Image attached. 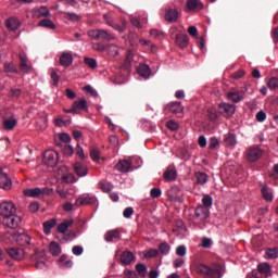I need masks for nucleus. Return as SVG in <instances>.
<instances>
[{
    "label": "nucleus",
    "instance_id": "obj_31",
    "mask_svg": "<svg viewBox=\"0 0 278 278\" xmlns=\"http://www.w3.org/2000/svg\"><path fill=\"white\" fill-rule=\"evenodd\" d=\"M257 268H258V273H261L262 275H266V277L270 275V264L260 263Z\"/></svg>",
    "mask_w": 278,
    "mask_h": 278
},
{
    "label": "nucleus",
    "instance_id": "obj_24",
    "mask_svg": "<svg viewBox=\"0 0 278 278\" xmlns=\"http://www.w3.org/2000/svg\"><path fill=\"white\" fill-rule=\"evenodd\" d=\"M61 66H71L73 64V54L68 52H63L60 58Z\"/></svg>",
    "mask_w": 278,
    "mask_h": 278
},
{
    "label": "nucleus",
    "instance_id": "obj_64",
    "mask_svg": "<svg viewBox=\"0 0 278 278\" xmlns=\"http://www.w3.org/2000/svg\"><path fill=\"white\" fill-rule=\"evenodd\" d=\"M271 38H273L275 45H277V42H278V27H275L271 30Z\"/></svg>",
    "mask_w": 278,
    "mask_h": 278
},
{
    "label": "nucleus",
    "instance_id": "obj_46",
    "mask_svg": "<svg viewBox=\"0 0 278 278\" xmlns=\"http://www.w3.org/2000/svg\"><path fill=\"white\" fill-rule=\"evenodd\" d=\"M113 29H115L116 31H119V34H123V31H125L126 27H127V22L124 21L122 22V24H114L113 23Z\"/></svg>",
    "mask_w": 278,
    "mask_h": 278
},
{
    "label": "nucleus",
    "instance_id": "obj_27",
    "mask_svg": "<svg viewBox=\"0 0 278 278\" xmlns=\"http://www.w3.org/2000/svg\"><path fill=\"white\" fill-rule=\"evenodd\" d=\"M68 227H73V219L64 220L58 226V231L61 233V236H64L66 231H68Z\"/></svg>",
    "mask_w": 278,
    "mask_h": 278
},
{
    "label": "nucleus",
    "instance_id": "obj_12",
    "mask_svg": "<svg viewBox=\"0 0 278 278\" xmlns=\"http://www.w3.org/2000/svg\"><path fill=\"white\" fill-rule=\"evenodd\" d=\"M194 218H197V220H207V218H210V208L199 205L195 207Z\"/></svg>",
    "mask_w": 278,
    "mask_h": 278
},
{
    "label": "nucleus",
    "instance_id": "obj_34",
    "mask_svg": "<svg viewBox=\"0 0 278 278\" xmlns=\"http://www.w3.org/2000/svg\"><path fill=\"white\" fill-rule=\"evenodd\" d=\"M39 27H47V29H55V24L49 18L41 20L38 23Z\"/></svg>",
    "mask_w": 278,
    "mask_h": 278
},
{
    "label": "nucleus",
    "instance_id": "obj_63",
    "mask_svg": "<svg viewBox=\"0 0 278 278\" xmlns=\"http://www.w3.org/2000/svg\"><path fill=\"white\" fill-rule=\"evenodd\" d=\"M215 147H218V139L216 137H212L208 141V148L214 149Z\"/></svg>",
    "mask_w": 278,
    "mask_h": 278
},
{
    "label": "nucleus",
    "instance_id": "obj_45",
    "mask_svg": "<svg viewBox=\"0 0 278 278\" xmlns=\"http://www.w3.org/2000/svg\"><path fill=\"white\" fill-rule=\"evenodd\" d=\"M92 49L94 51H100L102 53L103 51L108 50V45H105L103 42H93L92 43Z\"/></svg>",
    "mask_w": 278,
    "mask_h": 278
},
{
    "label": "nucleus",
    "instance_id": "obj_7",
    "mask_svg": "<svg viewBox=\"0 0 278 278\" xmlns=\"http://www.w3.org/2000/svg\"><path fill=\"white\" fill-rule=\"evenodd\" d=\"M59 160L60 156L56 151L48 150L43 153V164L50 166V168H54V166H58Z\"/></svg>",
    "mask_w": 278,
    "mask_h": 278
},
{
    "label": "nucleus",
    "instance_id": "obj_1",
    "mask_svg": "<svg viewBox=\"0 0 278 278\" xmlns=\"http://www.w3.org/2000/svg\"><path fill=\"white\" fill-rule=\"evenodd\" d=\"M0 223L9 229H16L21 225V216L16 215V205L12 202L0 204Z\"/></svg>",
    "mask_w": 278,
    "mask_h": 278
},
{
    "label": "nucleus",
    "instance_id": "obj_18",
    "mask_svg": "<svg viewBox=\"0 0 278 278\" xmlns=\"http://www.w3.org/2000/svg\"><path fill=\"white\" fill-rule=\"evenodd\" d=\"M188 42H190V40L188 39V35H186V34L176 35L175 43L180 49H186V47H188Z\"/></svg>",
    "mask_w": 278,
    "mask_h": 278
},
{
    "label": "nucleus",
    "instance_id": "obj_36",
    "mask_svg": "<svg viewBox=\"0 0 278 278\" xmlns=\"http://www.w3.org/2000/svg\"><path fill=\"white\" fill-rule=\"evenodd\" d=\"M61 238L63 242H71V240H75V238H77V233L71 230L68 232H64L63 235H61Z\"/></svg>",
    "mask_w": 278,
    "mask_h": 278
},
{
    "label": "nucleus",
    "instance_id": "obj_6",
    "mask_svg": "<svg viewBox=\"0 0 278 278\" xmlns=\"http://www.w3.org/2000/svg\"><path fill=\"white\" fill-rule=\"evenodd\" d=\"M83 110L86 112L88 110V102L86 99L81 98L77 101H74L71 109H64L65 114H79V111Z\"/></svg>",
    "mask_w": 278,
    "mask_h": 278
},
{
    "label": "nucleus",
    "instance_id": "obj_13",
    "mask_svg": "<svg viewBox=\"0 0 278 278\" xmlns=\"http://www.w3.org/2000/svg\"><path fill=\"white\" fill-rule=\"evenodd\" d=\"M5 251L8 255L12 257V260L21 261L25 257V250L21 248H8Z\"/></svg>",
    "mask_w": 278,
    "mask_h": 278
},
{
    "label": "nucleus",
    "instance_id": "obj_60",
    "mask_svg": "<svg viewBox=\"0 0 278 278\" xmlns=\"http://www.w3.org/2000/svg\"><path fill=\"white\" fill-rule=\"evenodd\" d=\"M60 140L61 141H56V142H61V144H62V142H71V135H68V134H66V132H62L61 135H60Z\"/></svg>",
    "mask_w": 278,
    "mask_h": 278
},
{
    "label": "nucleus",
    "instance_id": "obj_33",
    "mask_svg": "<svg viewBox=\"0 0 278 278\" xmlns=\"http://www.w3.org/2000/svg\"><path fill=\"white\" fill-rule=\"evenodd\" d=\"M195 179L197 184H199L200 186H204V184H207V174L203 172H198L195 173Z\"/></svg>",
    "mask_w": 278,
    "mask_h": 278
},
{
    "label": "nucleus",
    "instance_id": "obj_61",
    "mask_svg": "<svg viewBox=\"0 0 278 278\" xmlns=\"http://www.w3.org/2000/svg\"><path fill=\"white\" fill-rule=\"evenodd\" d=\"M150 36H152V38H162L164 36V33H162L157 29H151Z\"/></svg>",
    "mask_w": 278,
    "mask_h": 278
},
{
    "label": "nucleus",
    "instance_id": "obj_2",
    "mask_svg": "<svg viewBox=\"0 0 278 278\" xmlns=\"http://www.w3.org/2000/svg\"><path fill=\"white\" fill-rule=\"evenodd\" d=\"M197 273L199 275H202V277H208V278H223L225 275V268L223 265L215 264L212 267L200 264L197 266Z\"/></svg>",
    "mask_w": 278,
    "mask_h": 278
},
{
    "label": "nucleus",
    "instance_id": "obj_29",
    "mask_svg": "<svg viewBox=\"0 0 278 278\" xmlns=\"http://www.w3.org/2000/svg\"><path fill=\"white\" fill-rule=\"evenodd\" d=\"M55 225H58V222L55 220V218H52L50 220H47L43 223V231L47 236H49V233H51V229H53V227H55Z\"/></svg>",
    "mask_w": 278,
    "mask_h": 278
},
{
    "label": "nucleus",
    "instance_id": "obj_17",
    "mask_svg": "<svg viewBox=\"0 0 278 278\" xmlns=\"http://www.w3.org/2000/svg\"><path fill=\"white\" fill-rule=\"evenodd\" d=\"M163 178L165 181H175L177 179V169H175V166H168L163 174Z\"/></svg>",
    "mask_w": 278,
    "mask_h": 278
},
{
    "label": "nucleus",
    "instance_id": "obj_40",
    "mask_svg": "<svg viewBox=\"0 0 278 278\" xmlns=\"http://www.w3.org/2000/svg\"><path fill=\"white\" fill-rule=\"evenodd\" d=\"M202 203H203V207H206V210H208V207H212L213 203H214V199H212V197L210 194H205L202 198Z\"/></svg>",
    "mask_w": 278,
    "mask_h": 278
},
{
    "label": "nucleus",
    "instance_id": "obj_16",
    "mask_svg": "<svg viewBox=\"0 0 278 278\" xmlns=\"http://www.w3.org/2000/svg\"><path fill=\"white\" fill-rule=\"evenodd\" d=\"M0 188L2 190H10L12 188V180L8 177V174L3 173L0 168Z\"/></svg>",
    "mask_w": 278,
    "mask_h": 278
},
{
    "label": "nucleus",
    "instance_id": "obj_41",
    "mask_svg": "<svg viewBox=\"0 0 278 278\" xmlns=\"http://www.w3.org/2000/svg\"><path fill=\"white\" fill-rule=\"evenodd\" d=\"M99 188H100V190H102V192L109 193L111 190H114V185H113V184H110V182H103V181H101V182L99 184Z\"/></svg>",
    "mask_w": 278,
    "mask_h": 278
},
{
    "label": "nucleus",
    "instance_id": "obj_15",
    "mask_svg": "<svg viewBox=\"0 0 278 278\" xmlns=\"http://www.w3.org/2000/svg\"><path fill=\"white\" fill-rule=\"evenodd\" d=\"M203 10V2L199 0H187L185 12H197Z\"/></svg>",
    "mask_w": 278,
    "mask_h": 278
},
{
    "label": "nucleus",
    "instance_id": "obj_3",
    "mask_svg": "<svg viewBox=\"0 0 278 278\" xmlns=\"http://www.w3.org/2000/svg\"><path fill=\"white\" fill-rule=\"evenodd\" d=\"M13 240H15L16 244L18 247H28V249H31L34 247V243L31 242V237L27 235L24 230L16 231L12 233Z\"/></svg>",
    "mask_w": 278,
    "mask_h": 278
},
{
    "label": "nucleus",
    "instance_id": "obj_4",
    "mask_svg": "<svg viewBox=\"0 0 278 278\" xmlns=\"http://www.w3.org/2000/svg\"><path fill=\"white\" fill-rule=\"evenodd\" d=\"M87 36L93 40H108L109 42L115 39V37L105 29H91L87 33Z\"/></svg>",
    "mask_w": 278,
    "mask_h": 278
},
{
    "label": "nucleus",
    "instance_id": "obj_28",
    "mask_svg": "<svg viewBox=\"0 0 278 278\" xmlns=\"http://www.w3.org/2000/svg\"><path fill=\"white\" fill-rule=\"evenodd\" d=\"M55 144L56 147H61L63 155H73V153H75V149L73 148V146L64 144L62 142H55Z\"/></svg>",
    "mask_w": 278,
    "mask_h": 278
},
{
    "label": "nucleus",
    "instance_id": "obj_30",
    "mask_svg": "<svg viewBox=\"0 0 278 278\" xmlns=\"http://www.w3.org/2000/svg\"><path fill=\"white\" fill-rule=\"evenodd\" d=\"M262 197L265 201H273V190L268 186H264L261 190Z\"/></svg>",
    "mask_w": 278,
    "mask_h": 278
},
{
    "label": "nucleus",
    "instance_id": "obj_21",
    "mask_svg": "<svg viewBox=\"0 0 278 278\" xmlns=\"http://www.w3.org/2000/svg\"><path fill=\"white\" fill-rule=\"evenodd\" d=\"M116 170H119V173H129L131 170V162L127 160L119 161L115 165Z\"/></svg>",
    "mask_w": 278,
    "mask_h": 278
},
{
    "label": "nucleus",
    "instance_id": "obj_22",
    "mask_svg": "<svg viewBox=\"0 0 278 278\" xmlns=\"http://www.w3.org/2000/svg\"><path fill=\"white\" fill-rule=\"evenodd\" d=\"M137 73L140 77H143V79H149V77H151V67L147 64H140L137 68Z\"/></svg>",
    "mask_w": 278,
    "mask_h": 278
},
{
    "label": "nucleus",
    "instance_id": "obj_38",
    "mask_svg": "<svg viewBox=\"0 0 278 278\" xmlns=\"http://www.w3.org/2000/svg\"><path fill=\"white\" fill-rule=\"evenodd\" d=\"M4 73H18V67L13 62L4 63Z\"/></svg>",
    "mask_w": 278,
    "mask_h": 278
},
{
    "label": "nucleus",
    "instance_id": "obj_14",
    "mask_svg": "<svg viewBox=\"0 0 278 278\" xmlns=\"http://www.w3.org/2000/svg\"><path fill=\"white\" fill-rule=\"evenodd\" d=\"M179 16L180 13L177 9H166L164 18L167 23H177Z\"/></svg>",
    "mask_w": 278,
    "mask_h": 278
},
{
    "label": "nucleus",
    "instance_id": "obj_20",
    "mask_svg": "<svg viewBox=\"0 0 278 278\" xmlns=\"http://www.w3.org/2000/svg\"><path fill=\"white\" fill-rule=\"evenodd\" d=\"M165 110H168L173 114H181L184 112V105H181V102H172L166 105Z\"/></svg>",
    "mask_w": 278,
    "mask_h": 278
},
{
    "label": "nucleus",
    "instance_id": "obj_42",
    "mask_svg": "<svg viewBox=\"0 0 278 278\" xmlns=\"http://www.w3.org/2000/svg\"><path fill=\"white\" fill-rule=\"evenodd\" d=\"M225 142L228 144V147H236V135L233 134H227L225 135Z\"/></svg>",
    "mask_w": 278,
    "mask_h": 278
},
{
    "label": "nucleus",
    "instance_id": "obj_26",
    "mask_svg": "<svg viewBox=\"0 0 278 278\" xmlns=\"http://www.w3.org/2000/svg\"><path fill=\"white\" fill-rule=\"evenodd\" d=\"M227 99L228 101H232V103H240V101H242L244 97L240 94V92L229 91L227 93Z\"/></svg>",
    "mask_w": 278,
    "mask_h": 278
},
{
    "label": "nucleus",
    "instance_id": "obj_43",
    "mask_svg": "<svg viewBox=\"0 0 278 278\" xmlns=\"http://www.w3.org/2000/svg\"><path fill=\"white\" fill-rule=\"evenodd\" d=\"M136 270L140 277H147V265L138 263L136 265Z\"/></svg>",
    "mask_w": 278,
    "mask_h": 278
},
{
    "label": "nucleus",
    "instance_id": "obj_58",
    "mask_svg": "<svg viewBox=\"0 0 278 278\" xmlns=\"http://www.w3.org/2000/svg\"><path fill=\"white\" fill-rule=\"evenodd\" d=\"M28 210L29 212L35 214V212H38V210H40V204H38V202H31L28 206Z\"/></svg>",
    "mask_w": 278,
    "mask_h": 278
},
{
    "label": "nucleus",
    "instance_id": "obj_55",
    "mask_svg": "<svg viewBox=\"0 0 278 278\" xmlns=\"http://www.w3.org/2000/svg\"><path fill=\"white\" fill-rule=\"evenodd\" d=\"M123 216L124 218H131V216H134V207H126L123 212Z\"/></svg>",
    "mask_w": 278,
    "mask_h": 278
},
{
    "label": "nucleus",
    "instance_id": "obj_59",
    "mask_svg": "<svg viewBox=\"0 0 278 278\" xmlns=\"http://www.w3.org/2000/svg\"><path fill=\"white\" fill-rule=\"evenodd\" d=\"M109 142H110L111 147H118V137L115 135H111L109 137Z\"/></svg>",
    "mask_w": 278,
    "mask_h": 278
},
{
    "label": "nucleus",
    "instance_id": "obj_35",
    "mask_svg": "<svg viewBox=\"0 0 278 278\" xmlns=\"http://www.w3.org/2000/svg\"><path fill=\"white\" fill-rule=\"evenodd\" d=\"M17 123L18 122L14 118L4 119L3 127H4V129H8L9 131H11V129H14V127H16Z\"/></svg>",
    "mask_w": 278,
    "mask_h": 278
},
{
    "label": "nucleus",
    "instance_id": "obj_51",
    "mask_svg": "<svg viewBox=\"0 0 278 278\" xmlns=\"http://www.w3.org/2000/svg\"><path fill=\"white\" fill-rule=\"evenodd\" d=\"M85 64L89 66V68H97V60L92 58H85Z\"/></svg>",
    "mask_w": 278,
    "mask_h": 278
},
{
    "label": "nucleus",
    "instance_id": "obj_44",
    "mask_svg": "<svg viewBox=\"0 0 278 278\" xmlns=\"http://www.w3.org/2000/svg\"><path fill=\"white\" fill-rule=\"evenodd\" d=\"M106 49L111 58H116V55H118V46L110 45L109 47L106 46Z\"/></svg>",
    "mask_w": 278,
    "mask_h": 278
},
{
    "label": "nucleus",
    "instance_id": "obj_57",
    "mask_svg": "<svg viewBox=\"0 0 278 278\" xmlns=\"http://www.w3.org/2000/svg\"><path fill=\"white\" fill-rule=\"evenodd\" d=\"M256 121H257L258 123H264V121H266V112H264V111H258V112L256 113Z\"/></svg>",
    "mask_w": 278,
    "mask_h": 278
},
{
    "label": "nucleus",
    "instance_id": "obj_25",
    "mask_svg": "<svg viewBox=\"0 0 278 278\" xmlns=\"http://www.w3.org/2000/svg\"><path fill=\"white\" fill-rule=\"evenodd\" d=\"M21 27V22L16 17H11L7 20V28L11 29V31H16Z\"/></svg>",
    "mask_w": 278,
    "mask_h": 278
},
{
    "label": "nucleus",
    "instance_id": "obj_8",
    "mask_svg": "<svg viewBox=\"0 0 278 278\" xmlns=\"http://www.w3.org/2000/svg\"><path fill=\"white\" fill-rule=\"evenodd\" d=\"M264 155V151L260 149V147H252L247 150L245 157L248 162H257Z\"/></svg>",
    "mask_w": 278,
    "mask_h": 278
},
{
    "label": "nucleus",
    "instance_id": "obj_11",
    "mask_svg": "<svg viewBox=\"0 0 278 278\" xmlns=\"http://www.w3.org/2000/svg\"><path fill=\"white\" fill-rule=\"evenodd\" d=\"M119 262L123 266H129L136 262V255H134L131 251L126 250L121 254Z\"/></svg>",
    "mask_w": 278,
    "mask_h": 278
},
{
    "label": "nucleus",
    "instance_id": "obj_47",
    "mask_svg": "<svg viewBox=\"0 0 278 278\" xmlns=\"http://www.w3.org/2000/svg\"><path fill=\"white\" fill-rule=\"evenodd\" d=\"M268 88H270V90H277L278 88V77H273L269 79V81L267 83Z\"/></svg>",
    "mask_w": 278,
    "mask_h": 278
},
{
    "label": "nucleus",
    "instance_id": "obj_49",
    "mask_svg": "<svg viewBox=\"0 0 278 278\" xmlns=\"http://www.w3.org/2000/svg\"><path fill=\"white\" fill-rule=\"evenodd\" d=\"M150 195L152 197V199H160L162 197V189L152 188L150 191Z\"/></svg>",
    "mask_w": 278,
    "mask_h": 278
},
{
    "label": "nucleus",
    "instance_id": "obj_39",
    "mask_svg": "<svg viewBox=\"0 0 278 278\" xmlns=\"http://www.w3.org/2000/svg\"><path fill=\"white\" fill-rule=\"evenodd\" d=\"M159 251L162 255H168V253H170V244L167 242L160 243Z\"/></svg>",
    "mask_w": 278,
    "mask_h": 278
},
{
    "label": "nucleus",
    "instance_id": "obj_53",
    "mask_svg": "<svg viewBox=\"0 0 278 278\" xmlns=\"http://www.w3.org/2000/svg\"><path fill=\"white\" fill-rule=\"evenodd\" d=\"M101 156V152H99V150L93 149L90 151V157L93 160V162H99Z\"/></svg>",
    "mask_w": 278,
    "mask_h": 278
},
{
    "label": "nucleus",
    "instance_id": "obj_9",
    "mask_svg": "<svg viewBox=\"0 0 278 278\" xmlns=\"http://www.w3.org/2000/svg\"><path fill=\"white\" fill-rule=\"evenodd\" d=\"M94 203H97L96 197L83 194L76 199L74 205L75 207H81V205H94Z\"/></svg>",
    "mask_w": 278,
    "mask_h": 278
},
{
    "label": "nucleus",
    "instance_id": "obj_56",
    "mask_svg": "<svg viewBox=\"0 0 278 278\" xmlns=\"http://www.w3.org/2000/svg\"><path fill=\"white\" fill-rule=\"evenodd\" d=\"M186 253H187L186 245H179L176 249V255H178L179 257H184Z\"/></svg>",
    "mask_w": 278,
    "mask_h": 278
},
{
    "label": "nucleus",
    "instance_id": "obj_19",
    "mask_svg": "<svg viewBox=\"0 0 278 278\" xmlns=\"http://www.w3.org/2000/svg\"><path fill=\"white\" fill-rule=\"evenodd\" d=\"M74 172L79 177H86V175H88V167L80 162H76L74 164Z\"/></svg>",
    "mask_w": 278,
    "mask_h": 278
},
{
    "label": "nucleus",
    "instance_id": "obj_10",
    "mask_svg": "<svg viewBox=\"0 0 278 278\" xmlns=\"http://www.w3.org/2000/svg\"><path fill=\"white\" fill-rule=\"evenodd\" d=\"M220 113L226 117V118H231L232 114H236V105L230 104V103H219L218 105Z\"/></svg>",
    "mask_w": 278,
    "mask_h": 278
},
{
    "label": "nucleus",
    "instance_id": "obj_52",
    "mask_svg": "<svg viewBox=\"0 0 278 278\" xmlns=\"http://www.w3.org/2000/svg\"><path fill=\"white\" fill-rule=\"evenodd\" d=\"M56 193L59 194V197H61V199H68V197H71V192H68L62 188H58Z\"/></svg>",
    "mask_w": 278,
    "mask_h": 278
},
{
    "label": "nucleus",
    "instance_id": "obj_37",
    "mask_svg": "<svg viewBox=\"0 0 278 278\" xmlns=\"http://www.w3.org/2000/svg\"><path fill=\"white\" fill-rule=\"evenodd\" d=\"M266 255H267L268 260H277V257H278V247L267 248L266 249Z\"/></svg>",
    "mask_w": 278,
    "mask_h": 278
},
{
    "label": "nucleus",
    "instance_id": "obj_5",
    "mask_svg": "<svg viewBox=\"0 0 278 278\" xmlns=\"http://www.w3.org/2000/svg\"><path fill=\"white\" fill-rule=\"evenodd\" d=\"M49 194H51V189L49 188H33L24 190V197H29L30 199H42Z\"/></svg>",
    "mask_w": 278,
    "mask_h": 278
},
{
    "label": "nucleus",
    "instance_id": "obj_32",
    "mask_svg": "<svg viewBox=\"0 0 278 278\" xmlns=\"http://www.w3.org/2000/svg\"><path fill=\"white\" fill-rule=\"evenodd\" d=\"M50 253L51 255L58 256L60 253H62V248H60V244L58 242L52 241L50 243Z\"/></svg>",
    "mask_w": 278,
    "mask_h": 278
},
{
    "label": "nucleus",
    "instance_id": "obj_50",
    "mask_svg": "<svg viewBox=\"0 0 278 278\" xmlns=\"http://www.w3.org/2000/svg\"><path fill=\"white\" fill-rule=\"evenodd\" d=\"M167 129H170V131H177L179 129V124H177L175 121H168L166 123Z\"/></svg>",
    "mask_w": 278,
    "mask_h": 278
},
{
    "label": "nucleus",
    "instance_id": "obj_54",
    "mask_svg": "<svg viewBox=\"0 0 278 278\" xmlns=\"http://www.w3.org/2000/svg\"><path fill=\"white\" fill-rule=\"evenodd\" d=\"M21 94H22L21 89H11L9 92V97H11L12 99H18Z\"/></svg>",
    "mask_w": 278,
    "mask_h": 278
},
{
    "label": "nucleus",
    "instance_id": "obj_48",
    "mask_svg": "<svg viewBox=\"0 0 278 278\" xmlns=\"http://www.w3.org/2000/svg\"><path fill=\"white\" fill-rule=\"evenodd\" d=\"M157 255H160V251L156 249H150L148 252H146L144 257L151 260V257H157Z\"/></svg>",
    "mask_w": 278,
    "mask_h": 278
},
{
    "label": "nucleus",
    "instance_id": "obj_23",
    "mask_svg": "<svg viewBox=\"0 0 278 278\" xmlns=\"http://www.w3.org/2000/svg\"><path fill=\"white\" fill-rule=\"evenodd\" d=\"M105 242H113L114 240H121V232L117 229L109 230L104 235Z\"/></svg>",
    "mask_w": 278,
    "mask_h": 278
},
{
    "label": "nucleus",
    "instance_id": "obj_62",
    "mask_svg": "<svg viewBox=\"0 0 278 278\" xmlns=\"http://www.w3.org/2000/svg\"><path fill=\"white\" fill-rule=\"evenodd\" d=\"M203 249H210L212 247V239L204 237L202 239Z\"/></svg>",
    "mask_w": 278,
    "mask_h": 278
}]
</instances>
